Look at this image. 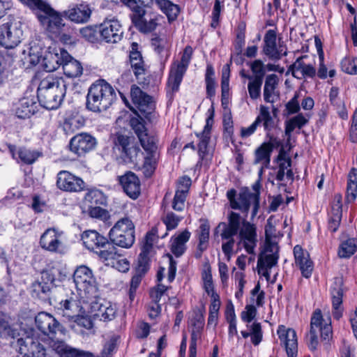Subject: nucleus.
<instances>
[{
	"instance_id": "nucleus-1",
	"label": "nucleus",
	"mask_w": 357,
	"mask_h": 357,
	"mask_svg": "<svg viewBox=\"0 0 357 357\" xmlns=\"http://www.w3.org/2000/svg\"><path fill=\"white\" fill-rule=\"evenodd\" d=\"M66 93V82L59 77L51 75L44 77L39 84L37 93L40 103L47 109L60 107Z\"/></svg>"
},
{
	"instance_id": "nucleus-2",
	"label": "nucleus",
	"mask_w": 357,
	"mask_h": 357,
	"mask_svg": "<svg viewBox=\"0 0 357 357\" xmlns=\"http://www.w3.org/2000/svg\"><path fill=\"white\" fill-rule=\"evenodd\" d=\"M36 11L40 24L51 37H57L62 32L65 23L59 13L43 0H19Z\"/></svg>"
},
{
	"instance_id": "nucleus-3",
	"label": "nucleus",
	"mask_w": 357,
	"mask_h": 357,
	"mask_svg": "<svg viewBox=\"0 0 357 357\" xmlns=\"http://www.w3.org/2000/svg\"><path fill=\"white\" fill-rule=\"evenodd\" d=\"M116 98L114 88L103 79L93 83L89 89L86 107L94 112L107 110Z\"/></svg>"
},
{
	"instance_id": "nucleus-4",
	"label": "nucleus",
	"mask_w": 357,
	"mask_h": 357,
	"mask_svg": "<svg viewBox=\"0 0 357 357\" xmlns=\"http://www.w3.org/2000/svg\"><path fill=\"white\" fill-rule=\"evenodd\" d=\"M259 182H256L252 185V190L251 192L249 189L245 188L242 190L236 197V191L234 189H231L227 191V197L229 201L230 206L233 209L240 210L242 213H247L250 207L252 206V215L255 217L259 208V195H260Z\"/></svg>"
},
{
	"instance_id": "nucleus-5",
	"label": "nucleus",
	"mask_w": 357,
	"mask_h": 357,
	"mask_svg": "<svg viewBox=\"0 0 357 357\" xmlns=\"http://www.w3.org/2000/svg\"><path fill=\"white\" fill-rule=\"evenodd\" d=\"M73 280L79 297L87 304L98 296L96 280L92 271L86 266H79L73 274Z\"/></svg>"
},
{
	"instance_id": "nucleus-6",
	"label": "nucleus",
	"mask_w": 357,
	"mask_h": 357,
	"mask_svg": "<svg viewBox=\"0 0 357 357\" xmlns=\"http://www.w3.org/2000/svg\"><path fill=\"white\" fill-rule=\"evenodd\" d=\"M82 240L88 250L94 252L103 261L114 259L116 256V247L95 230L83 232Z\"/></svg>"
},
{
	"instance_id": "nucleus-7",
	"label": "nucleus",
	"mask_w": 357,
	"mask_h": 357,
	"mask_svg": "<svg viewBox=\"0 0 357 357\" xmlns=\"http://www.w3.org/2000/svg\"><path fill=\"white\" fill-rule=\"evenodd\" d=\"M332 333L331 319L325 320L320 310H316L311 317L310 328L307 335L308 347L311 350H315L319 344V335L324 340L328 339Z\"/></svg>"
},
{
	"instance_id": "nucleus-8",
	"label": "nucleus",
	"mask_w": 357,
	"mask_h": 357,
	"mask_svg": "<svg viewBox=\"0 0 357 357\" xmlns=\"http://www.w3.org/2000/svg\"><path fill=\"white\" fill-rule=\"evenodd\" d=\"M110 243L121 248H130L135 242V226L127 218L119 220L109 232Z\"/></svg>"
},
{
	"instance_id": "nucleus-9",
	"label": "nucleus",
	"mask_w": 357,
	"mask_h": 357,
	"mask_svg": "<svg viewBox=\"0 0 357 357\" xmlns=\"http://www.w3.org/2000/svg\"><path fill=\"white\" fill-rule=\"evenodd\" d=\"M39 245L48 252L63 255L66 250L64 232L54 227L47 228L40 236Z\"/></svg>"
},
{
	"instance_id": "nucleus-10",
	"label": "nucleus",
	"mask_w": 357,
	"mask_h": 357,
	"mask_svg": "<svg viewBox=\"0 0 357 357\" xmlns=\"http://www.w3.org/2000/svg\"><path fill=\"white\" fill-rule=\"evenodd\" d=\"M116 145L121 150V157L125 163L140 168L143 152L132 138L119 134L116 136Z\"/></svg>"
},
{
	"instance_id": "nucleus-11",
	"label": "nucleus",
	"mask_w": 357,
	"mask_h": 357,
	"mask_svg": "<svg viewBox=\"0 0 357 357\" xmlns=\"http://www.w3.org/2000/svg\"><path fill=\"white\" fill-rule=\"evenodd\" d=\"M192 54V48L190 46H187L183 50L181 61H175L172 64L167 81L168 88L172 92L178 90L183 77L191 60Z\"/></svg>"
},
{
	"instance_id": "nucleus-12",
	"label": "nucleus",
	"mask_w": 357,
	"mask_h": 357,
	"mask_svg": "<svg viewBox=\"0 0 357 357\" xmlns=\"http://www.w3.org/2000/svg\"><path fill=\"white\" fill-rule=\"evenodd\" d=\"M87 304H89L90 312L103 322L111 321L117 316L118 308L116 304L98 298V296Z\"/></svg>"
},
{
	"instance_id": "nucleus-13",
	"label": "nucleus",
	"mask_w": 357,
	"mask_h": 357,
	"mask_svg": "<svg viewBox=\"0 0 357 357\" xmlns=\"http://www.w3.org/2000/svg\"><path fill=\"white\" fill-rule=\"evenodd\" d=\"M22 30L20 22H10L0 26V45L6 49H13L21 42Z\"/></svg>"
},
{
	"instance_id": "nucleus-14",
	"label": "nucleus",
	"mask_w": 357,
	"mask_h": 357,
	"mask_svg": "<svg viewBox=\"0 0 357 357\" xmlns=\"http://www.w3.org/2000/svg\"><path fill=\"white\" fill-rule=\"evenodd\" d=\"M36 328L44 335L53 339L57 334H63L64 328L50 314L41 312L35 318Z\"/></svg>"
},
{
	"instance_id": "nucleus-15",
	"label": "nucleus",
	"mask_w": 357,
	"mask_h": 357,
	"mask_svg": "<svg viewBox=\"0 0 357 357\" xmlns=\"http://www.w3.org/2000/svg\"><path fill=\"white\" fill-rule=\"evenodd\" d=\"M278 244L266 245L265 249L260 254L257 261V268L259 274L267 280L270 278V269L275 266L279 258Z\"/></svg>"
},
{
	"instance_id": "nucleus-16",
	"label": "nucleus",
	"mask_w": 357,
	"mask_h": 357,
	"mask_svg": "<svg viewBox=\"0 0 357 357\" xmlns=\"http://www.w3.org/2000/svg\"><path fill=\"white\" fill-rule=\"evenodd\" d=\"M263 52L273 61H278L282 56L287 54V48L280 43V40L278 43H277V34L275 30L269 29L266 31L264 37Z\"/></svg>"
},
{
	"instance_id": "nucleus-17",
	"label": "nucleus",
	"mask_w": 357,
	"mask_h": 357,
	"mask_svg": "<svg viewBox=\"0 0 357 357\" xmlns=\"http://www.w3.org/2000/svg\"><path fill=\"white\" fill-rule=\"evenodd\" d=\"M132 102L144 118L149 119L155 109L151 96L144 93L138 86H132L130 91Z\"/></svg>"
},
{
	"instance_id": "nucleus-18",
	"label": "nucleus",
	"mask_w": 357,
	"mask_h": 357,
	"mask_svg": "<svg viewBox=\"0 0 357 357\" xmlns=\"http://www.w3.org/2000/svg\"><path fill=\"white\" fill-rule=\"evenodd\" d=\"M68 58L70 55L66 50L49 47L43 56L41 67L47 72L54 71Z\"/></svg>"
},
{
	"instance_id": "nucleus-19",
	"label": "nucleus",
	"mask_w": 357,
	"mask_h": 357,
	"mask_svg": "<svg viewBox=\"0 0 357 357\" xmlns=\"http://www.w3.org/2000/svg\"><path fill=\"white\" fill-rule=\"evenodd\" d=\"M57 187L66 192H80L85 188L84 181L68 171H60L57 174Z\"/></svg>"
},
{
	"instance_id": "nucleus-20",
	"label": "nucleus",
	"mask_w": 357,
	"mask_h": 357,
	"mask_svg": "<svg viewBox=\"0 0 357 357\" xmlns=\"http://www.w3.org/2000/svg\"><path fill=\"white\" fill-rule=\"evenodd\" d=\"M100 36L107 43H116L123 37V29L120 22L115 19L105 20L99 29Z\"/></svg>"
},
{
	"instance_id": "nucleus-21",
	"label": "nucleus",
	"mask_w": 357,
	"mask_h": 357,
	"mask_svg": "<svg viewBox=\"0 0 357 357\" xmlns=\"http://www.w3.org/2000/svg\"><path fill=\"white\" fill-rule=\"evenodd\" d=\"M96 144V139L87 133H80L70 141V149L77 155H84L91 151Z\"/></svg>"
},
{
	"instance_id": "nucleus-22",
	"label": "nucleus",
	"mask_w": 357,
	"mask_h": 357,
	"mask_svg": "<svg viewBox=\"0 0 357 357\" xmlns=\"http://www.w3.org/2000/svg\"><path fill=\"white\" fill-rule=\"evenodd\" d=\"M209 116L206 119V125L202 132H197L196 136L199 139L198 144V154L203 159L208 153V144L211 139V130L213 123L214 108L213 105L208 110Z\"/></svg>"
},
{
	"instance_id": "nucleus-23",
	"label": "nucleus",
	"mask_w": 357,
	"mask_h": 357,
	"mask_svg": "<svg viewBox=\"0 0 357 357\" xmlns=\"http://www.w3.org/2000/svg\"><path fill=\"white\" fill-rule=\"evenodd\" d=\"M239 243H242L245 250L253 254L257 246L256 227L249 222H243V226L239 230Z\"/></svg>"
},
{
	"instance_id": "nucleus-24",
	"label": "nucleus",
	"mask_w": 357,
	"mask_h": 357,
	"mask_svg": "<svg viewBox=\"0 0 357 357\" xmlns=\"http://www.w3.org/2000/svg\"><path fill=\"white\" fill-rule=\"evenodd\" d=\"M278 334L284 344L288 357H296L298 353V343L296 331L291 328L279 326Z\"/></svg>"
},
{
	"instance_id": "nucleus-25",
	"label": "nucleus",
	"mask_w": 357,
	"mask_h": 357,
	"mask_svg": "<svg viewBox=\"0 0 357 357\" xmlns=\"http://www.w3.org/2000/svg\"><path fill=\"white\" fill-rule=\"evenodd\" d=\"M344 292L343 280L341 278H335L331 287L333 314L335 319H339L342 316V297Z\"/></svg>"
},
{
	"instance_id": "nucleus-26",
	"label": "nucleus",
	"mask_w": 357,
	"mask_h": 357,
	"mask_svg": "<svg viewBox=\"0 0 357 357\" xmlns=\"http://www.w3.org/2000/svg\"><path fill=\"white\" fill-rule=\"evenodd\" d=\"M65 16L75 23H86L90 19L91 10L89 4H76L64 11Z\"/></svg>"
},
{
	"instance_id": "nucleus-27",
	"label": "nucleus",
	"mask_w": 357,
	"mask_h": 357,
	"mask_svg": "<svg viewBox=\"0 0 357 357\" xmlns=\"http://www.w3.org/2000/svg\"><path fill=\"white\" fill-rule=\"evenodd\" d=\"M61 314L63 317H66L68 320L73 321L75 318L77 317L82 310H85V307L89 304H85L80 299L79 301L73 298L62 301L60 303Z\"/></svg>"
},
{
	"instance_id": "nucleus-28",
	"label": "nucleus",
	"mask_w": 357,
	"mask_h": 357,
	"mask_svg": "<svg viewBox=\"0 0 357 357\" xmlns=\"http://www.w3.org/2000/svg\"><path fill=\"white\" fill-rule=\"evenodd\" d=\"M119 182L124 192L132 199H136L140 194V182L132 172H128L119 177Z\"/></svg>"
},
{
	"instance_id": "nucleus-29",
	"label": "nucleus",
	"mask_w": 357,
	"mask_h": 357,
	"mask_svg": "<svg viewBox=\"0 0 357 357\" xmlns=\"http://www.w3.org/2000/svg\"><path fill=\"white\" fill-rule=\"evenodd\" d=\"M295 261L301 271L303 276L308 278L311 276L313 270V263L310 259L309 253L300 245L294 248Z\"/></svg>"
},
{
	"instance_id": "nucleus-30",
	"label": "nucleus",
	"mask_w": 357,
	"mask_h": 357,
	"mask_svg": "<svg viewBox=\"0 0 357 357\" xmlns=\"http://www.w3.org/2000/svg\"><path fill=\"white\" fill-rule=\"evenodd\" d=\"M307 56H302L298 58L296 61L290 66L289 70L291 71L292 75L298 79L312 78L316 75L315 68L311 65L304 62V59Z\"/></svg>"
},
{
	"instance_id": "nucleus-31",
	"label": "nucleus",
	"mask_w": 357,
	"mask_h": 357,
	"mask_svg": "<svg viewBox=\"0 0 357 357\" xmlns=\"http://www.w3.org/2000/svg\"><path fill=\"white\" fill-rule=\"evenodd\" d=\"M130 63L132 71L137 79H142L146 72V65L141 53L137 50V44H132V50L130 52Z\"/></svg>"
},
{
	"instance_id": "nucleus-32",
	"label": "nucleus",
	"mask_w": 357,
	"mask_h": 357,
	"mask_svg": "<svg viewBox=\"0 0 357 357\" xmlns=\"http://www.w3.org/2000/svg\"><path fill=\"white\" fill-rule=\"evenodd\" d=\"M21 354L24 357H46V349L38 341L29 338L24 345L20 347Z\"/></svg>"
},
{
	"instance_id": "nucleus-33",
	"label": "nucleus",
	"mask_w": 357,
	"mask_h": 357,
	"mask_svg": "<svg viewBox=\"0 0 357 357\" xmlns=\"http://www.w3.org/2000/svg\"><path fill=\"white\" fill-rule=\"evenodd\" d=\"M278 83V78L276 75L266 76L264 87V98L266 102L274 103L279 99V93L275 90Z\"/></svg>"
},
{
	"instance_id": "nucleus-34",
	"label": "nucleus",
	"mask_w": 357,
	"mask_h": 357,
	"mask_svg": "<svg viewBox=\"0 0 357 357\" xmlns=\"http://www.w3.org/2000/svg\"><path fill=\"white\" fill-rule=\"evenodd\" d=\"M273 150V146L270 143H263L255 151V164H260L261 165L259 174H262L264 168L268 167L271 161V153Z\"/></svg>"
},
{
	"instance_id": "nucleus-35",
	"label": "nucleus",
	"mask_w": 357,
	"mask_h": 357,
	"mask_svg": "<svg viewBox=\"0 0 357 357\" xmlns=\"http://www.w3.org/2000/svg\"><path fill=\"white\" fill-rule=\"evenodd\" d=\"M52 347L61 357H91V354L70 348L63 341L54 342Z\"/></svg>"
},
{
	"instance_id": "nucleus-36",
	"label": "nucleus",
	"mask_w": 357,
	"mask_h": 357,
	"mask_svg": "<svg viewBox=\"0 0 357 357\" xmlns=\"http://www.w3.org/2000/svg\"><path fill=\"white\" fill-rule=\"evenodd\" d=\"M43 48L39 43L32 42L27 50L23 51V60L31 66L42 63Z\"/></svg>"
},
{
	"instance_id": "nucleus-37",
	"label": "nucleus",
	"mask_w": 357,
	"mask_h": 357,
	"mask_svg": "<svg viewBox=\"0 0 357 357\" xmlns=\"http://www.w3.org/2000/svg\"><path fill=\"white\" fill-rule=\"evenodd\" d=\"M190 235V231L184 230L172 238L171 251L176 257H178L184 253L186 249L185 243L189 241Z\"/></svg>"
},
{
	"instance_id": "nucleus-38",
	"label": "nucleus",
	"mask_w": 357,
	"mask_h": 357,
	"mask_svg": "<svg viewBox=\"0 0 357 357\" xmlns=\"http://www.w3.org/2000/svg\"><path fill=\"white\" fill-rule=\"evenodd\" d=\"M54 280L55 275L52 270L44 271L41 273V281L34 284V290L47 294L53 287Z\"/></svg>"
},
{
	"instance_id": "nucleus-39",
	"label": "nucleus",
	"mask_w": 357,
	"mask_h": 357,
	"mask_svg": "<svg viewBox=\"0 0 357 357\" xmlns=\"http://www.w3.org/2000/svg\"><path fill=\"white\" fill-rule=\"evenodd\" d=\"M64 74L68 77H77L82 74L83 68L82 64L70 56L62 63Z\"/></svg>"
},
{
	"instance_id": "nucleus-40",
	"label": "nucleus",
	"mask_w": 357,
	"mask_h": 357,
	"mask_svg": "<svg viewBox=\"0 0 357 357\" xmlns=\"http://www.w3.org/2000/svg\"><path fill=\"white\" fill-rule=\"evenodd\" d=\"M36 103L33 100L24 98L20 100L16 109V115L20 119L29 118L35 112Z\"/></svg>"
},
{
	"instance_id": "nucleus-41",
	"label": "nucleus",
	"mask_w": 357,
	"mask_h": 357,
	"mask_svg": "<svg viewBox=\"0 0 357 357\" xmlns=\"http://www.w3.org/2000/svg\"><path fill=\"white\" fill-rule=\"evenodd\" d=\"M84 119L79 116H70L65 119L63 130L66 135H71L84 126Z\"/></svg>"
},
{
	"instance_id": "nucleus-42",
	"label": "nucleus",
	"mask_w": 357,
	"mask_h": 357,
	"mask_svg": "<svg viewBox=\"0 0 357 357\" xmlns=\"http://www.w3.org/2000/svg\"><path fill=\"white\" fill-rule=\"evenodd\" d=\"M162 10L166 14L169 21H174L180 13L179 7L169 0H155Z\"/></svg>"
},
{
	"instance_id": "nucleus-43",
	"label": "nucleus",
	"mask_w": 357,
	"mask_h": 357,
	"mask_svg": "<svg viewBox=\"0 0 357 357\" xmlns=\"http://www.w3.org/2000/svg\"><path fill=\"white\" fill-rule=\"evenodd\" d=\"M275 219L271 216L267 220L265 226L266 245L278 244L275 239L280 236V231L275 229Z\"/></svg>"
},
{
	"instance_id": "nucleus-44",
	"label": "nucleus",
	"mask_w": 357,
	"mask_h": 357,
	"mask_svg": "<svg viewBox=\"0 0 357 357\" xmlns=\"http://www.w3.org/2000/svg\"><path fill=\"white\" fill-rule=\"evenodd\" d=\"M157 160L156 153H146V155L144 158L143 163L140 162V168H142L144 174L146 177L151 176L155 171Z\"/></svg>"
},
{
	"instance_id": "nucleus-45",
	"label": "nucleus",
	"mask_w": 357,
	"mask_h": 357,
	"mask_svg": "<svg viewBox=\"0 0 357 357\" xmlns=\"http://www.w3.org/2000/svg\"><path fill=\"white\" fill-rule=\"evenodd\" d=\"M210 225L206 220H201V224L198 229L199 248L202 250H206L209 240Z\"/></svg>"
},
{
	"instance_id": "nucleus-46",
	"label": "nucleus",
	"mask_w": 357,
	"mask_h": 357,
	"mask_svg": "<svg viewBox=\"0 0 357 357\" xmlns=\"http://www.w3.org/2000/svg\"><path fill=\"white\" fill-rule=\"evenodd\" d=\"M248 328L250 329V332L241 331V335L244 338L251 336V340L253 344L258 345L262 339V333L261 324L257 322H254L251 325H247Z\"/></svg>"
},
{
	"instance_id": "nucleus-47",
	"label": "nucleus",
	"mask_w": 357,
	"mask_h": 357,
	"mask_svg": "<svg viewBox=\"0 0 357 357\" xmlns=\"http://www.w3.org/2000/svg\"><path fill=\"white\" fill-rule=\"evenodd\" d=\"M307 122V119L301 114L287 121L285 123V135L289 137L295 128H301Z\"/></svg>"
},
{
	"instance_id": "nucleus-48",
	"label": "nucleus",
	"mask_w": 357,
	"mask_h": 357,
	"mask_svg": "<svg viewBox=\"0 0 357 357\" xmlns=\"http://www.w3.org/2000/svg\"><path fill=\"white\" fill-rule=\"evenodd\" d=\"M357 250V240L349 238L344 241L338 251V255L341 258H347L351 257Z\"/></svg>"
},
{
	"instance_id": "nucleus-49",
	"label": "nucleus",
	"mask_w": 357,
	"mask_h": 357,
	"mask_svg": "<svg viewBox=\"0 0 357 357\" xmlns=\"http://www.w3.org/2000/svg\"><path fill=\"white\" fill-rule=\"evenodd\" d=\"M183 218L182 216L176 215L172 211H167L162 216V221L166 226L167 230L169 231L175 229Z\"/></svg>"
},
{
	"instance_id": "nucleus-50",
	"label": "nucleus",
	"mask_w": 357,
	"mask_h": 357,
	"mask_svg": "<svg viewBox=\"0 0 357 357\" xmlns=\"http://www.w3.org/2000/svg\"><path fill=\"white\" fill-rule=\"evenodd\" d=\"M18 335L17 331L6 318H0V337L1 338H15Z\"/></svg>"
},
{
	"instance_id": "nucleus-51",
	"label": "nucleus",
	"mask_w": 357,
	"mask_h": 357,
	"mask_svg": "<svg viewBox=\"0 0 357 357\" xmlns=\"http://www.w3.org/2000/svg\"><path fill=\"white\" fill-rule=\"evenodd\" d=\"M259 120V124L263 121V126L265 130H270L273 127V119L269 112L268 107L261 105L259 108V114L255 120Z\"/></svg>"
},
{
	"instance_id": "nucleus-52",
	"label": "nucleus",
	"mask_w": 357,
	"mask_h": 357,
	"mask_svg": "<svg viewBox=\"0 0 357 357\" xmlns=\"http://www.w3.org/2000/svg\"><path fill=\"white\" fill-rule=\"evenodd\" d=\"M85 200L90 206L102 205L106 202V197L100 190L93 189L86 194Z\"/></svg>"
},
{
	"instance_id": "nucleus-53",
	"label": "nucleus",
	"mask_w": 357,
	"mask_h": 357,
	"mask_svg": "<svg viewBox=\"0 0 357 357\" xmlns=\"http://www.w3.org/2000/svg\"><path fill=\"white\" fill-rule=\"evenodd\" d=\"M249 80L248 84L249 96L251 99L257 100L261 96V87L263 80L255 79L253 77H249Z\"/></svg>"
},
{
	"instance_id": "nucleus-54",
	"label": "nucleus",
	"mask_w": 357,
	"mask_h": 357,
	"mask_svg": "<svg viewBox=\"0 0 357 357\" xmlns=\"http://www.w3.org/2000/svg\"><path fill=\"white\" fill-rule=\"evenodd\" d=\"M139 139L142 146L146 151V153H156L157 139L153 135H149L146 132Z\"/></svg>"
},
{
	"instance_id": "nucleus-55",
	"label": "nucleus",
	"mask_w": 357,
	"mask_h": 357,
	"mask_svg": "<svg viewBox=\"0 0 357 357\" xmlns=\"http://www.w3.org/2000/svg\"><path fill=\"white\" fill-rule=\"evenodd\" d=\"M106 261H108L107 264H110L120 272H126L130 268L129 261L126 258H121L117 252L114 259H109Z\"/></svg>"
},
{
	"instance_id": "nucleus-56",
	"label": "nucleus",
	"mask_w": 357,
	"mask_h": 357,
	"mask_svg": "<svg viewBox=\"0 0 357 357\" xmlns=\"http://www.w3.org/2000/svg\"><path fill=\"white\" fill-rule=\"evenodd\" d=\"M90 310L89 306L86 305L85 310L80 312L79 316L75 318L73 321L77 324V325L84 327L86 329H92L93 327V323L86 312L87 310Z\"/></svg>"
},
{
	"instance_id": "nucleus-57",
	"label": "nucleus",
	"mask_w": 357,
	"mask_h": 357,
	"mask_svg": "<svg viewBox=\"0 0 357 357\" xmlns=\"http://www.w3.org/2000/svg\"><path fill=\"white\" fill-rule=\"evenodd\" d=\"M19 158L26 164L33 163L40 156V153L35 151L22 149L18 152Z\"/></svg>"
},
{
	"instance_id": "nucleus-58",
	"label": "nucleus",
	"mask_w": 357,
	"mask_h": 357,
	"mask_svg": "<svg viewBox=\"0 0 357 357\" xmlns=\"http://www.w3.org/2000/svg\"><path fill=\"white\" fill-rule=\"evenodd\" d=\"M186 194L176 191L173 200L172 202V208L176 211H183L185 208Z\"/></svg>"
},
{
	"instance_id": "nucleus-59",
	"label": "nucleus",
	"mask_w": 357,
	"mask_h": 357,
	"mask_svg": "<svg viewBox=\"0 0 357 357\" xmlns=\"http://www.w3.org/2000/svg\"><path fill=\"white\" fill-rule=\"evenodd\" d=\"M341 67L344 72L351 74H357V58H344L341 61Z\"/></svg>"
},
{
	"instance_id": "nucleus-60",
	"label": "nucleus",
	"mask_w": 357,
	"mask_h": 357,
	"mask_svg": "<svg viewBox=\"0 0 357 357\" xmlns=\"http://www.w3.org/2000/svg\"><path fill=\"white\" fill-rule=\"evenodd\" d=\"M135 26L141 32L148 33L155 29L157 23L155 20L150 19L149 20H147L145 18H143V20L135 23Z\"/></svg>"
},
{
	"instance_id": "nucleus-61",
	"label": "nucleus",
	"mask_w": 357,
	"mask_h": 357,
	"mask_svg": "<svg viewBox=\"0 0 357 357\" xmlns=\"http://www.w3.org/2000/svg\"><path fill=\"white\" fill-rule=\"evenodd\" d=\"M251 70L255 74L253 79L263 80L266 73L265 66L261 60H255L251 64Z\"/></svg>"
},
{
	"instance_id": "nucleus-62",
	"label": "nucleus",
	"mask_w": 357,
	"mask_h": 357,
	"mask_svg": "<svg viewBox=\"0 0 357 357\" xmlns=\"http://www.w3.org/2000/svg\"><path fill=\"white\" fill-rule=\"evenodd\" d=\"M152 45L153 46L155 51L158 54L167 52L169 49V43L165 38H155L153 39Z\"/></svg>"
},
{
	"instance_id": "nucleus-63",
	"label": "nucleus",
	"mask_w": 357,
	"mask_h": 357,
	"mask_svg": "<svg viewBox=\"0 0 357 357\" xmlns=\"http://www.w3.org/2000/svg\"><path fill=\"white\" fill-rule=\"evenodd\" d=\"M279 169L276 174V179L279 181L284 180L286 170L291 166V160L289 158L282 159L280 155L278 156Z\"/></svg>"
},
{
	"instance_id": "nucleus-64",
	"label": "nucleus",
	"mask_w": 357,
	"mask_h": 357,
	"mask_svg": "<svg viewBox=\"0 0 357 357\" xmlns=\"http://www.w3.org/2000/svg\"><path fill=\"white\" fill-rule=\"evenodd\" d=\"M257 309L253 305H247L241 314V319L247 323H250L257 315Z\"/></svg>"
}]
</instances>
